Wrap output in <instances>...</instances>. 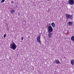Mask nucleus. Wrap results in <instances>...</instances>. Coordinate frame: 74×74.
Returning a JSON list of instances; mask_svg holds the SVG:
<instances>
[{"label":"nucleus","instance_id":"nucleus-8","mask_svg":"<svg viewBox=\"0 0 74 74\" xmlns=\"http://www.w3.org/2000/svg\"><path fill=\"white\" fill-rule=\"evenodd\" d=\"M74 60L73 59H72V60H71V64L73 65V64H74Z\"/></svg>","mask_w":74,"mask_h":74},{"label":"nucleus","instance_id":"nucleus-4","mask_svg":"<svg viewBox=\"0 0 74 74\" xmlns=\"http://www.w3.org/2000/svg\"><path fill=\"white\" fill-rule=\"evenodd\" d=\"M37 41L40 44H41V36H38V37L37 38Z\"/></svg>","mask_w":74,"mask_h":74},{"label":"nucleus","instance_id":"nucleus-1","mask_svg":"<svg viewBox=\"0 0 74 74\" xmlns=\"http://www.w3.org/2000/svg\"><path fill=\"white\" fill-rule=\"evenodd\" d=\"M10 47L11 49L15 50V49L16 48V45L14 42L12 41L10 44Z\"/></svg>","mask_w":74,"mask_h":74},{"label":"nucleus","instance_id":"nucleus-12","mask_svg":"<svg viewBox=\"0 0 74 74\" xmlns=\"http://www.w3.org/2000/svg\"><path fill=\"white\" fill-rule=\"evenodd\" d=\"M72 24H73V23L72 22L70 21L69 22V25H72Z\"/></svg>","mask_w":74,"mask_h":74},{"label":"nucleus","instance_id":"nucleus-15","mask_svg":"<svg viewBox=\"0 0 74 74\" xmlns=\"http://www.w3.org/2000/svg\"><path fill=\"white\" fill-rule=\"evenodd\" d=\"M6 36V34H5L4 35V38H5V37Z\"/></svg>","mask_w":74,"mask_h":74},{"label":"nucleus","instance_id":"nucleus-5","mask_svg":"<svg viewBox=\"0 0 74 74\" xmlns=\"http://www.w3.org/2000/svg\"><path fill=\"white\" fill-rule=\"evenodd\" d=\"M69 3L70 5H73L74 4V0H69Z\"/></svg>","mask_w":74,"mask_h":74},{"label":"nucleus","instance_id":"nucleus-10","mask_svg":"<svg viewBox=\"0 0 74 74\" xmlns=\"http://www.w3.org/2000/svg\"><path fill=\"white\" fill-rule=\"evenodd\" d=\"M51 26L53 27H55V24L54 23H51Z\"/></svg>","mask_w":74,"mask_h":74},{"label":"nucleus","instance_id":"nucleus-6","mask_svg":"<svg viewBox=\"0 0 74 74\" xmlns=\"http://www.w3.org/2000/svg\"><path fill=\"white\" fill-rule=\"evenodd\" d=\"M60 63V61H59V60H54V63H56V64H59Z\"/></svg>","mask_w":74,"mask_h":74},{"label":"nucleus","instance_id":"nucleus-17","mask_svg":"<svg viewBox=\"0 0 74 74\" xmlns=\"http://www.w3.org/2000/svg\"><path fill=\"white\" fill-rule=\"evenodd\" d=\"M64 59H65V58H66V57H64Z\"/></svg>","mask_w":74,"mask_h":74},{"label":"nucleus","instance_id":"nucleus-2","mask_svg":"<svg viewBox=\"0 0 74 74\" xmlns=\"http://www.w3.org/2000/svg\"><path fill=\"white\" fill-rule=\"evenodd\" d=\"M66 20H68L69 19H70L72 20L73 19V16L72 15L68 14L67 13H66Z\"/></svg>","mask_w":74,"mask_h":74},{"label":"nucleus","instance_id":"nucleus-9","mask_svg":"<svg viewBox=\"0 0 74 74\" xmlns=\"http://www.w3.org/2000/svg\"><path fill=\"white\" fill-rule=\"evenodd\" d=\"M71 40L74 43V36H73L71 37Z\"/></svg>","mask_w":74,"mask_h":74},{"label":"nucleus","instance_id":"nucleus-16","mask_svg":"<svg viewBox=\"0 0 74 74\" xmlns=\"http://www.w3.org/2000/svg\"><path fill=\"white\" fill-rule=\"evenodd\" d=\"M11 3H12H12H14V1H11Z\"/></svg>","mask_w":74,"mask_h":74},{"label":"nucleus","instance_id":"nucleus-14","mask_svg":"<svg viewBox=\"0 0 74 74\" xmlns=\"http://www.w3.org/2000/svg\"><path fill=\"white\" fill-rule=\"evenodd\" d=\"M21 40H23V37H21Z\"/></svg>","mask_w":74,"mask_h":74},{"label":"nucleus","instance_id":"nucleus-11","mask_svg":"<svg viewBox=\"0 0 74 74\" xmlns=\"http://www.w3.org/2000/svg\"><path fill=\"white\" fill-rule=\"evenodd\" d=\"M14 12H15V10H12L11 11V13L13 14Z\"/></svg>","mask_w":74,"mask_h":74},{"label":"nucleus","instance_id":"nucleus-7","mask_svg":"<svg viewBox=\"0 0 74 74\" xmlns=\"http://www.w3.org/2000/svg\"><path fill=\"white\" fill-rule=\"evenodd\" d=\"M48 36H49V38H51L52 36V33H51V32H49V33L48 34Z\"/></svg>","mask_w":74,"mask_h":74},{"label":"nucleus","instance_id":"nucleus-13","mask_svg":"<svg viewBox=\"0 0 74 74\" xmlns=\"http://www.w3.org/2000/svg\"><path fill=\"white\" fill-rule=\"evenodd\" d=\"M4 1H5V0H2L1 1V3H4Z\"/></svg>","mask_w":74,"mask_h":74},{"label":"nucleus","instance_id":"nucleus-3","mask_svg":"<svg viewBox=\"0 0 74 74\" xmlns=\"http://www.w3.org/2000/svg\"><path fill=\"white\" fill-rule=\"evenodd\" d=\"M48 30L49 32L51 33L53 31V28L52 27V26L51 25H49L47 27Z\"/></svg>","mask_w":74,"mask_h":74}]
</instances>
